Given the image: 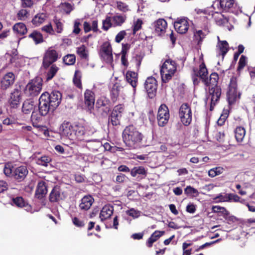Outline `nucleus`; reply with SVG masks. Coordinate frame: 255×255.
<instances>
[{
    "label": "nucleus",
    "instance_id": "f257e3e1",
    "mask_svg": "<svg viewBox=\"0 0 255 255\" xmlns=\"http://www.w3.org/2000/svg\"><path fill=\"white\" fill-rule=\"evenodd\" d=\"M61 130L62 134L70 139H75L87 142L91 141L85 127L81 124H71L70 122L64 121L61 125Z\"/></svg>",
    "mask_w": 255,
    "mask_h": 255
},
{
    "label": "nucleus",
    "instance_id": "f03ea898",
    "mask_svg": "<svg viewBox=\"0 0 255 255\" xmlns=\"http://www.w3.org/2000/svg\"><path fill=\"white\" fill-rule=\"evenodd\" d=\"M124 143L131 148L140 147L144 137L143 134L132 125L127 126L122 133Z\"/></svg>",
    "mask_w": 255,
    "mask_h": 255
},
{
    "label": "nucleus",
    "instance_id": "7ed1b4c3",
    "mask_svg": "<svg viewBox=\"0 0 255 255\" xmlns=\"http://www.w3.org/2000/svg\"><path fill=\"white\" fill-rule=\"evenodd\" d=\"M42 78L37 76L27 83L24 89V94L26 96L30 98L37 96L42 90Z\"/></svg>",
    "mask_w": 255,
    "mask_h": 255
},
{
    "label": "nucleus",
    "instance_id": "20e7f679",
    "mask_svg": "<svg viewBox=\"0 0 255 255\" xmlns=\"http://www.w3.org/2000/svg\"><path fill=\"white\" fill-rule=\"evenodd\" d=\"M241 93L238 89L237 77L233 76L230 79L227 91V98L229 105H233L240 98Z\"/></svg>",
    "mask_w": 255,
    "mask_h": 255
},
{
    "label": "nucleus",
    "instance_id": "39448f33",
    "mask_svg": "<svg viewBox=\"0 0 255 255\" xmlns=\"http://www.w3.org/2000/svg\"><path fill=\"white\" fill-rule=\"evenodd\" d=\"M201 68V80L204 85L208 87L220 86L218 85L219 75L216 72L212 73L210 76V79L207 76L208 72L205 64V67Z\"/></svg>",
    "mask_w": 255,
    "mask_h": 255
},
{
    "label": "nucleus",
    "instance_id": "423d86ee",
    "mask_svg": "<svg viewBox=\"0 0 255 255\" xmlns=\"http://www.w3.org/2000/svg\"><path fill=\"white\" fill-rule=\"evenodd\" d=\"M179 117L181 123L185 126H188L191 123L192 110L187 103H183L181 105L179 111Z\"/></svg>",
    "mask_w": 255,
    "mask_h": 255
},
{
    "label": "nucleus",
    "instance_id": "0eeeda50",
    "mask_svg": "<svg viewBox=\"0 0 255 255\" xmlns=\"http://www.w3.org/2000/svg\"><path fill=\"white\" fill-rule=\"evenodd\" d=\"M124 106L118 105L115 106L108 117V126H118L121 124L122 113L124 111Z\"/></svg>",
    "mask_w": 255,
    "mask_h": 255
},
{
    "label": "nucleus",
    "instance_id": "6e6552de",
    "mask_svg": "<svg viewBox=\"0 0 255 255\" xmlns=\"http://www.w3.org/2000/svg\"><path fill=\"white\" fill-rule=\"evenodd\" d=\"M100 57L107 63L112 64L113 62L112 47L108 41L104 42L100 46L99 52Z\"/></svg>",
    "mask_w": 255,
    "mask_h": 255
},
{
    "label": "nucleus",
    "instance_id": "1a4fd4ad",
    "mask_svg": "<svg viewBox=\"0 0 255 255\" xmlns=\"http://www.w3.org/2000/svg\"><path fill=\"white\" fill-rule=\"evenodd\" d=\"M58 53L57 51L49 47L44 54L42 59V66L44 69H47L58 59Z\"/></svg>",
    "mask_w": 255,
    "mask_h": 255
},
{
    "label": "nucleus",
    "instance_id": "9d476101",
    "mask_svg": "<svg viewBox=\"0 0 255 255\" xmlns=\"http://www.w3.org/2000/svg\"><path fill=\"white\" fill-rule=\"evenodd\" d=\"M96 109L102 116H107L111 111L110 100L105 97H101L99 98L96 103Z\"/></svg>",
    "mask_w": 255,
    "mask_h": 255
},
{
    "label": "nucleus",
    "instance_id": "9b49d317",
    "mask_svg": "<svg viewBox=\"0 0 255 255\" xmlns=\"http://www.w3.org/2000/svg\"><path fill=\"white\" fill-rule=\"evenodd\" d=\"M222 94L221 86L209 87H208V97L207 98H210L211 102L210 105V111H212L214 107L219 102Z\"/></svg>",
    "mask_w": 255,
    "mask_h": 255
},
{
    "label": "nucleus",
    "instance_id": "f8f14e48",
    "mask_svg": "<svg viewBox=\"0 0 255 255\" xmlns=\"http://www.w3.org/2000/svg\"><path fill=\"white\" fill-rule=\"evenodd\" d=\"M42 94L47 97V101L52 107V112L54 111L59 106L62 100V94L59 91L54 90L50 93L45 92Z\"/></svg>",
    "mask_w": 255,
    "mask_h": 255
},
{
    "label": "nucleus",
    "instance_id": "ddd939ff",
    "mask_svg": "<svg viewBox=\"0 0 255 255\" xmlns=\"http://www.w3.org/2000/svg\"><path fill=\"white\" fill-rule=\"evenodd\" d=\"M157 86V81L154 77L150 76L146 78L144 87L148 97L150 99H153L156 96Z\"/></svg>",
    "mask_w": 255,
    "mask_h": 255
},
{
    "label": "nucleus",
    "instance_id": "4468645a",
    "mask_svg": "<svg viewBox=\"0 0 255 255\" xmlns=\"http://www.w3.org/2000/svg\"><path fill=\"white\" fill-rule=\"evenodd\" d=\"M169 117L168 107L165 104H161L158 109L157 116L158 126L164 127L168 123Z\"/></svg>",
    "mask_w": 255,
    "mask_h": 255
},
{
    "label": "nucleus",
    "instance_id": "2eb2a0df",
    "mask_svg": "<svg viewBox=\"0 0 255 255\" xmlns=\"http://www.w3.org/2000/svg\"><path fill=\"white\" fill-rule=\"evenodd\" d=\"M47 99L42 94L39 98L38 110L41 116H45L49 112H52V107Z\"/></svg>",
    "mask_w": 255,
    "mask_h": 255
},
{
    "label": "nucleus",
    "instance_id": "dca6fc26",
    "mask_svg": "<svg viewBox=\"0 0 255 255\" xmlns=\"http://www.w3.org/2000/svg\"><path fill=\"white\" fill-rule=\"evenodd\" d=\"M28 173V170L27 167L25 165H21L14 168L12 178L18 182H22L25 179Z\"/></svg>",
    "mask_w": 255,
    "mask_h": 255
},
{
    "label": "nucleus",
    "instance_id": "f3484780",
    "mask_svg": "<svg viewBox=\"0 0 255 255\" xmlns=\"http://www.w3.org/2000/svg\"><path fill=\"white\" fill-rule=\"evenodd\" d=\"M15 75L12 72L5 74L0 81V87L2 90H6L11 86L15 81Z\"/></svg>",
    "mask_w": 255,
    "mask_h": 255
},
{
    "label": "nucleus",
    "instance_id": "a211bd4d",
    "mask_svg": "<svg viewBox=\"0 0 255 255\" xmlns=\"http://www.w3.org/2000/svg\"><path fill=\"white\" fill-rule=\"evenodd\" d=\"M21 99V91L17 89H15L10 93V98L8 100V103L11 108H17L19 105Z\"/></svg>",
    "mask_w": 255,
    "mask_h": 255
},
{
    "label": "nucleus",
    "instance_id": "6ab92c4d",
    "mask_svg": "<svg viewBox=\"0 0 255 255\" xmlns=\"http://www.w3.org/2000/svg\"><path fill=\"white\" fill-rule=\"evenodd\" d=\"M126 79L127 82L132 86L133 92L135 93L136 91V87L138 84L137 73L128 70L127 71L126 74Z\"/></svg>",
    "mask_w": 255,
    "mask_h": 255
},
{
    "label": "nucleus",
    "instance_id": "aec40b11",
    "mask_svg": "<svg viewBox=\"0 0 255 255\" xmlns=\"http://www.w3.org/2000/svg\"><path fill=\"white\" fill-rule=\"evenodd\" d=\"M94 202V199L90 195L84 196L81 200L79 204V209L84 211H88L90 209Z\"/></svg>",
    "mask_w": 255,
    "mask_h": 255
},
{
    "label": "nucleus",
    "instance_id": "412c9836",
    "mask_svg": "<svg viewBox=\"0 0 255 255\" xmlns=\"http://www.w3.org/2000/svg\"><path fill=\"white\" fill-rule=\"evenodd\" d=\"M153 25L155 32L158 35H161L165 33L167 23L164 19L159 18L153 23Z\"/></svg>",
    "mask_w": 255,
    "mask_h": 255
},
{
    "label": "nucleus",
    "instance_id": "4be33fe9",
    "mask_svg": "<svg viewBox=\"0 0 255 255\" xmlns=\"http://www.w3.org/2000/svg\"><path fill=\"white\" fill-rule=\"evenodd\" d=\"M174 27L178 33L183 34L187 31L189 28V23L186 19L182 18L175 21Z\"/></svg>",
    "mask_w": 255,
    "mask_h": 255
},
{
    "label": "nucleus",
    "instance_id": "5701e85b",
    "mask_svg": "<svg viewBox=\"0 0 255 255\" xmlns=\"http://www.w3.org/2000/svg\"><path fill=\"white\" fill-rule=\"evenodd\" d=\"M47 193V186L45 181H39L37 185L35 197L38 199H42Z\"/></svg>",
    "mask_w": 255,
    "mask_h": 255
},
{
    "label": "nucleus",
    "instance_id": "b1692460",
    "mask_svg": "<svg viewBox=\"0 0 255 255\" xmlns=\"http://www.w3.org/2000/svg\"><path fill=\"white\" fill-rule=\"evenodd\" d=\"M12 205L18 208H24L27 211H30L32 209L31 206L21 196L12 198Z\"/></svg>",
    "mask_w": 255,
    "mask_h": 255
},
{
    "label": "nucleus",
    "instance_id": "393cba45",
    "mask_svg": "<svg viewBox=\"0 0 255 255\" xmlns=\"http://www.w3.org/2000/svg\"><path fill=\"white\" fill-rule=\"evenodd\" d=\"M95 101V93L91 90L86 89L84 93V102L89 109L93 108Z\"/></svg>",
    "mask_w": 255,
    "mask_h": 255
},
{
    "label": "nucleus",
    "instance_id": "a878e982",
    "mask_svg": "<svg viewBox=\"0 0 255 255\" xmlns=\"http://www.w3.org/2000/svg\"><path fill=\"white\" fill-rule=\"evenodd\" d=\"M217 2L218 8H220L223 11H228L230 8L233 7L235 0H217L213 5Z\"/></svg>",
    "mask_w": 255,
    "mask_h": 255
},
{
    "label": "nucleus",
    "instance_id": "bb28decb",
    "mask_svg": "<svg viewBox=\"0 0 255 255\" xmlns=\"http://www.w3.org/2000/svg\"><path fill=\"white\" fill-rule=\"evenodd\" d=\"M161 69L165 70V72L168 71L171 74H175L177 69V64L175 61L169 59L165 61L161 66Z\"/></svg>",
    "mask_w": 255,
    "mask_h": 255
},
{
    "label": "nucleus",
    "instance_id": "cd10ccee",
    "mask_svg": "<svg viewBox=\"0 0 255 255\" xmlns=\"http://www.w3.org/2000/svg\"><path fill=\"white\" fill-rule=\"evenodd\" d=\"M60 190L59 187L57 186L54 187L49 194V200L50 202H57L60 200H62Z\"/></svg>",
    "mask_w": 255,
    "mask_h": 255
},
{
    "label": "nucleus",
    "instance_id": "c85d7f7f",
    "mask_svg": "<svg viewBox=\"0 0 255 255\" xmlns=\"http://www.w3.org/2000/svg\"><path fill=\"white\" fill-rule=\"evenodd\" d=\"M114 207L110 205H106L102 209L100 218L102 221L105 220L110 218L113 214Z\"/></svg>",
    "mask_w": 255,
    "mask_h": 255
},
{
    "label": "nucleus",
    "instance_id": "c756f323",
    "mask_svg": "<svg viewBox=\"0 0 255 255\" xmlns=\"http://www.w3.org/2000/svg\"><path fill=\"white\" fill-rule=\"evenodd\" d=\"M165 231L156 230L154 231L148 239L146 242V245L148 248H151L153 244L156 242L161 237L164 235Z\"/></svg>",
    "mask_w": 255,
    "mask_h": 255
},
{
    "label": "nucleus",
    "instance_id": "7c9ffc66",
    "mask_svg": "<svg viewBox=\"0 0 255 255\" xmlns=\"http://www.w3.org/2000/svg\"><path fill=\"white\" fill-rule=\"evenodd\" d=\"M48 16L47 13L45 12H39L33 17L31 22L34 26H39L44 22Z\"/></svg>",
    "mask_w": 255,
    "mask_h": 255
},
{
    "label": "nucleus",
    "instance_id": "2f4dec72",
    "mask_svg": "<svg viewBox=\"0 0 255 255\" xmlns=\"http://www.w3.org/2000/svg\"><path fill=\"white\" fill-rule=\"evenodd\" d=\"M203 67H205V63L203 62L199 65V70L196 67H193L192 69V79L194 85H198L200 83L198 77L201 80V70H202L201 68H203Z\"/></svg>",
    "mask_w": 255,
    "mask_h": 255
},
{
    "label": "nucleus",
    "instance_id": "473e14b6",
    "mask_svg": "<svg viewBox=\"0 0 255 255\" xmlns=\"http://www.w3.org/2000/svg\"><path fill=\"white\" fill-rule=\"evenodd\" d=\"M147 174V169L142 166H135L130 170V175L133 177L139 175L141 176V178H144Z\"/></svg>",
    "mask_w": 255,
    "mask_h": 255
},
{
    "label": "nucleus",
    "instance_id": "72a5a7b5",
    "mask_svg": "<svg viewBox=\"0 0 255 255\" xmlns=\"http://www.w3.org/2000/svg\"><path fill=\"white\" fill-rule=\"evenodd\" d=\"M208 33V31L206 30L205 32L202 30H196L194 32L193 40L198 45H200Z\"/></svg>",
    "mask_w": 255,
    "mask_h": 255
},
{
    "label": "nucleus",
    "instance_id": "f704fd0d",
    "mask_svg": "<svg viewBox=\"0 0 255 255\" xmlns=\"http://www.w3.org/2000/svg\"><path fill=\"white\" fill-rule=\"evenodd\" d=\"M213 17L216 23L219 26H223L229 22V18L219 12H215Z\"/></svg>",
    "mask_w": 255,
    "mask_h": 255
},
{
    "label": "nucleus",
    "instance_id": "c9c22d12",
    "mask_svg": "<svg viewBox=\"0 0 255 255\" xmlns=\"http://www.w3.org/2000/svg\"><path fill=\"white\" fill-rule=\"evenodd\" d=\"M28 38L32 39L35 44H38L44 41L42 34L39 31L34 30L28 35Z\"/></svg>",
    "mask_w": 255,
    "mask_h": 255
},
{
    "label": "nucleus",
    "instance_id": "e433bc0d",
    "mask_svg": "<svg viewBox=\"0 0 255 255\" xmlns=\"http://www.w3.org/2000/svg\"><path fill=\"white\" fill-rule=\"evenodd\" d=\"M13 30L20 35H23L27 32L25 24L22 22L15 23L12 27Z\"/></svg>",
    "mask_w": 255,
    "mask_h": 255
},
{
    "label": "nucleus",
    "instance_id": "4c0bfd02",
    "mask_svg": "<svg viewBox=\"0 0 255 255\" xmlns=\"http://www.w3.org/2000/svg\"><path fill=\"white\" fill-rule=\"evenodd\" d=\"M34 107V102L27 100L23 103L22 111L24 114H29L32 112Z\"/></svg>",
    "mask_w": 255,
    "mask_h": 255
},
{
    "label": "nucleus",
    "instance_id": "58836bf2",
    "mask_svg": "<svg viewBox=\"0 0 255 255\" xmlns=\"http://www.w3.org/2000/svg\"><path fill=\"white\" fill-rule=\"evenodd\" d=\"M121 88L122 87L118 83H116L113 86L111 90V98L113 102L117 101Z\"/></svg>",
    "mask_w": 255,
    "mask_h": 255
},
{
    "label": "nucleus",
    "instance_id": "ea45409f",
    "mask_svg": "<svg viewBox=\"0 0 255 255\" xmlns=\"http://www.w3.org/2000/svg\"><path fill=\"white\" fill-rule=\"evenodd\" d=\"M76 53L82 59H88L89 53L85 45H82L76 48Z\"/></svg>",
    "mask_w": 255,
    "mask_h": 255
},
{
    "label": "nucleus",
    "instance_id": "a19ab883",
    "mask_svg": "<svg viewBox=\"0 0 255 255\" xmlns=\"http://www.w3.org/2000/svg\"><path fill=\"white\" fill-rule=\"evenodd\" d=\"M235 138L238 142L243 141L245 135L246 130L244 127H238L235 130Z\"/></svg>",
    "mask_w": 255,
    "mask_h": 255
},
{
    "label": "nucleus",
    "instance_id": "79ce46f5",
    "mask_svg": "<svg viewBox=\"0 0 255 255\" xmlns=\"http://www.w3.org/2000/svg\"><path fill=\"white\" fill-rule=\"evenodd\" d=\"M113 27L121 26L126 21V15H115L112 17Z\"/></svg>",
    "mask_w": 255,
    "mask_h": 255
},
{
    "label": "nucleus",
    "instance_id": "37998d69",
    "mask_svg": "<svg viewBox=\"0 0 255 255\" xmlns=\"http://www.w3.org/2000/svg\"><path fill=\"white\" fill-rule=\"evenodd\" d=\"M46 74V81L51 80L56 74L59 68L55 65L52 64Z\"/></svg>",
    "mask_w": 255,
    "mask_h": 255
},
{
    "label": "nucleus",
    "instance_id": "c03bdc74",
    "mask_svg": "<svg viewBox=\"0 0 255 255\" xmlns=\"http://www.w3.org/2000/svg\"><path fill=\"white\" fill-rule=\"evenodd\" d=\"M218 47L220 53L222 55L223 58H224L229 50V46L228 42L226 40L219 41Z\"/></svg>",
    "mask_w": 255,
    "mask_h": 255
},
{
    "label": "nucleus",
    "instance_id": "a18cd8bd",
    "mask_svg": "<svg viewBox=\"0 0 255 255\" xmlns=\"http://www.w3.org/2000/svg\"><path fill=\"white\" fill-rule=\"evenodd\" d=\"M81 77V72L79 70H76L73 79V82L74 85L80 89H82L83 88Z\"/></svg>",
    "mask_w": 255,
    "mask_h": 255
},
{
    "label": "nucleus",
    "instance_id": "49530a36",
    "mask_svg": "<svg viewBox=\"0 0 255 255\" xmlns=\"http://www.w3.org/2000/svg\"><path fill=\"white\" fill-rule=\"evenodd\" d=\"M63 62L66 65H73L76 62V56L74 54H68L63 57Z\"/></svg>",
    "mask_w": 255,
    "mask_h": 255
},
{
    "label": "nucleus",
    "instance_id": "de8ad7c7",
    "mask_svg": "<svg viewBox=\"0 0 255 255\" xmlns=\"http://www.w3.org/2000/svg\"><path fill=\"white\" fill-rule=\"evenodd\" d=\"M113 27L112 18L111 16H107L102 21V29L104 31H108L111 27Z\"/></svg>",
    "mask_w": 255,
    "mask_h": 255
},
{
    "label": "nucleus",
    "instance_id": "09e8293b",
    "mask_svg": "<svg viewBox=\"0 0 255 255\" xmlns=\"http://www.w3.org/2000/svg\"><path fill=\"white\" fill-rule=\"evenodd\" d=\"M52 161L50 156L43 155L37 159L36 163L39 165L47 167L48 164Z\"/></svg>",
    "mask_w": 255,
    "mask_h": 255
},
{
    "label": "nucleus",
    "instance_id": "8fccbe9b",
    "mask_svg": "<svg viewBox=\"0 0 255 255\" xmlns=\"http://www.w3.org/2000/svg\"><path fill=\"white\" fill-rule=\"evenodd\" d=\"M224 171V169L220 166L216 167L210 169L208 171V175L211 177H214L221 174Z\"/></svg>",
    "mask_w": 255,
    "mask_h": 255
},
{
    "label": "nucleus",
    "instance_id": "3c124183",
    "mask_svg": "<svg viewBox=\"0 0 255 255\" xmlns=\"http://www.w3.org/2000/svg\"><path fill=\"white\" fill-rule=\"evenodd\" d=\"M160 69V74L161 76L162 81L163 83H166L169 82L173 76L174 74H171L170 72Z\"/></svg>",
    "mask_w": 255,
    "mask_h": 255
},
{
    "label": "nucleus",
    "instance_id": "603ef678",
    "mask_svg": "<svg viewBox=\"0 0 255 255\" xmlns=\"http://www.w3.org/2000/svg\"><path fill=\"white\" fill-rule=\"evenodd\" d=\"M184 193L187 195H190L194 197L198 196L199 194L198 190L190 186H187V187L184 189Z\"/></svg>",
    "mask_w": 255,
    "mask_h": 255
},
{
    "label": "nucleus",
    "instance_id": "864d4df0",
    "mask_svg": "<svg viewBox=\"0 0 255 255\" xmlns=\"http://www.w3.org/2000/svg\"><path fill=\"white\" fill-rule=\"evenodd\" d=\"M14 168H15L11 166L10 164H5L3 168V172L7 177H12Z\"/></svg>",
    "mask_w": 255,
    "mask_h": 255
},
{
    "label": "nucleus",
    "instance_id": "5fc2aeb1",
    "mask_svg": "<svg viewBox=\"0 0 255 255\" xmlns=\"http://www.w3.org/2000/svg\"><path fill=\"white\" fill-rule=\"evenodd\" d=\"M229 116V112L227 110H224L223 113L221 115L219 119L217 121V124L219 126H223L227 120Z\"/></svg>",
    "mask_w": 255,
    "mask_h": 255
},
{
    "label": "nucleus",
    "instance_id": "6e6d98bb",
    "mask_svg": "<svg viewBox=\"0 0 255 255\" xmlns=\"http://www.w3.org/2000/svg\"><path fill=\"white\" fill-rule=\"evenodd\" d=\"M28 14V11L26 9H21L17 12V17L19 20H24L27 18Z\"/></svg>",
    "mask_w": 255,
    "mask_h": 255
},
{
    "label": "nucleus",
    "instance_id": "4d7b16f0",
    "mask_svg": "<svg viewBox=\"0 0 255 255\" xmlns=\"http://www.w3.org/2000/svg\"><path fill=\"white\" fill-rule=\"evenodd\" d=\"M143 22L141 19L138 18L135 21L132 26L133 34H135L136 32L140 30L142 27Z\"/></svg>",
    "mask_w": 255,
    "mask_h": 255
},
{
    "label": "nucleus",
    "instance_id": "13d9d810",
    "mask_svg": "<svg viewBox=\"0 0 255 255\" xmlns=\"http://www.w3.org/2000/svg\"><path fill=\"white\" fill-rule=\"evenodd\" d=\"M53 21L56 25V31L58 33H61L63 29V24L60 21V19H58L56 17H55Z\"/></svg>",
    "mask_w": 255,
    "mask_h": 255
},
{
    "label": "nucleus",
    "instance_id": "bf43d9fd",
    "mask_svg": "<svg viewBox=\"0 0 255 255\" xmlns=\"http://www.w3.org/2000/svg\"><path fill=\"white\" fill-rule=\"evenodd\" d=\"M246 57L245 55H242L239 60L238 66L237 68V71L240 72L242 70L246 65Z\"/></svg>",
    "mask_w": 255,
    "mask_h": 255
},
{
    "label": "nucleus",
    "instance_id": "052dcab7",
    "mask_svg": "<svg viewBox=\"0 0 255 255\" xmlns=\"http://www.w3.org/2000/svg\"><path fill=\"white\" fill-rule=\"evenodd\" d=\"M126 214L133 218H137L140 215V211L133 208L126 211Z\"/></svg>",
    "mask_w": 255,
    "mask_h": 255
},
{
    "label": "nucleus",
    "instance_id": "680f3d73",
    "mask_svg": "<svg viewBox=\"0 0 255 255\" xmlns=\"http://www.w3.org/2000/svg\"><path fill=\"white\" fill-rule=\"evenodd\" d=\"M214 200L216 201V202H229L228 194H226L225 195L220 194L215 197Z\"/></svg>",
    "mask_w": 255,
    "mask_h": 255
},
{
    "label": "nucleus",
    "instance_id": "e2e57ef3",
    "mask_svg": "<svg viewBox=\"0 0 255 255\" xmlns=\"http://www.w3.org/2000/svg\"><path fill=\"white\" fill-rule=\"evenodd\" d=\"M72 220L73 224L77 227L82 228L85 226L84 222L77 217L73 218Z\"/></svg>",
    "mask_w": 255,
    "mask_h": 255
},
{
    "label": "nucleus",
    "instance_id": "0e129e2a",
    "mask_svg": "<svg viewBox=\"0 0 255 255\" xmlns=\"http://www.w3.org/2000/svg\"><path fill=\"white\" fill-rule=\"evenodd\" d=\"M62 6L63 11L67 14H69L73 10L72 5L68 2H65L62 3Z\"/></svg>",
    "mask_w": 255,
    "mask_h": 255
},
{
    "label": "nucleus",
    "instance_id": "69168bd1",
    "mask_svg": "<svg viewBox=\"0 0 255 255\" xmlns=\"http://www.w3.org/2000/svg\"><path fill=\"white\" fill-rule=\"evenodd\" d=\"M127 35V33L125 30L120 31L116 36L115 41L117 43H120Z\"/></svg>",
    "mask_w": 255,
    "mask_h": 255
},
{
    "label": "nucleus",
    "instance_id": "338daca9",
    "mask_svg": "<svg viewBox=\"0 0 255 255\" xmlns=\"http://www.w3.org/2000/svg\"><path fill=\"white\" fill-rule=\"evenodd\" d=\"M228 198L229 199V202H231L233 201L235 202H240V197L236 195L233 193L228 194Z\"/></svg>",
    "mask_w": 255,
    "mask_h": 255
},
{
    "label": "nucleus",
    "instance_id": "774afa93",
    "mask_svg": "<svg viewBox=\"0 0 255 255\" xmlns=\"http://www.w3.org/2000/svg\"><path fill=\"white\" fill-rule=\"evenodd\" d=\"M117 8L120 10L124 12L128 10V6L126 3L121 1L117 2Z\"/></svg>",
    "mask_w": 255,
    "mask_h": 255
}]
</instances>
